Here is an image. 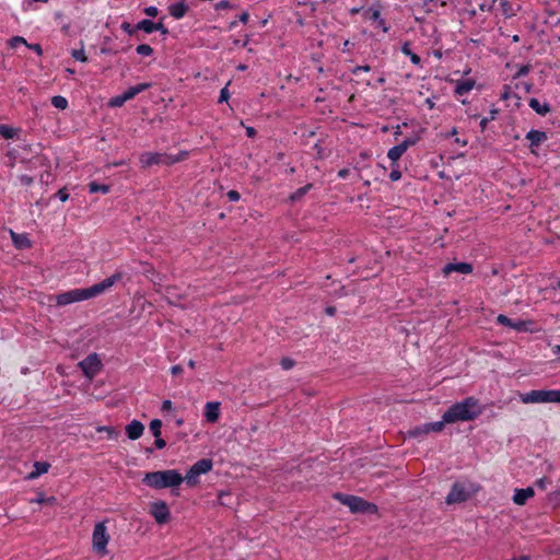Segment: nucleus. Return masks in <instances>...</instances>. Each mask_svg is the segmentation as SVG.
<instances>
[{
  "label": "nucleus",
  "mask_w": 560,
  "mask_h": 560,
  "mask_svg": "<svg viewBox=\"0 0 560 560\" xmlns=\"http://www.w3.org/2000/svg\"><path fill=\"white\" fill-rule=\"evenodd\" d=\"M482 412L483 407L479 399L470 396L463 399L462 401L453 404L444 412V421H448L451 423L459 421H472L477 419Z\"/></svg>",
  "instance_id": "nucleus-1"
},
{
  "label": "nucleus",
  "mask_w": 560,
  "mask_h": 560,
  "mask_svg": "<svg viewBox=\"0 0 560 560\" xmlns=\"http://www.w3.org/2000/svg\"><path fill=\"white\" fill-rule=\"evenodd\" d=\"M121 279H122V273L115 272L110 277L104 279L103 281H101L90 288L73 289V290L67 291V294L69 295V299L72 303L90 300V299H93L95 296L103 294L104 292L109 290L113 285H115Z\"/></svg>",
  "instance_id": "nucleus-2"
},
{
  "label": "nucleus",
  "mask_w": 560,
  "mask_h": 560,
  "mask_svg": "<svg viewBox=\"0 0 560 560\" xmlns=\"http://www.w3.org/2000/svg\"><path fill=\"white\" fill-rule=\"evenodd\" d=\"M184 477L175 469L145 472L142 482L153 489L178 487Z\"/></svg>",
  "instance_id": "nucleus-3"
},
{
  "label": "nucleus",
  "mask_w": 560,
  "mask_h": 560,
  "mask_svg": "<svg viewBox=\"0 0 560 560\" xmlns=\"http://www.w3.org/2000/svg\"><path fill=\"white\" fill-rule=\"evenodd\" d=\"M523 404L560 402V389H534L520 394Z\"/></svg>",
  "instance_id": "nucleus-4"
},
{
  "label": "nucleus",
  "mask_w": 560,
  "mask_h": 560,
  "mask_svg": "<svg viewBox=\"0 0 560 560\" xmlns=\"http://www.w3.org/2000/svg\"><path fill=\"white\" fill-rule=\"evenodd\" d=\"M187 152L185 151L178 153L177 155H170L158 152H144L140 155V163L142 167H150L155 164L172 165L185 160Z\"/></svg>",
  "instance_id": "nucleus-5"
},
{
  "label": "nucleus",
  "mask_w": 560,
  "mask_h": 560,
  "mask_svg": "<svg viewBox=\"0 0 560 560\" xmlns=\"http://www.w3.org/2000/svg\"><path fill=\"white\" fill-rule=\"evenodd\" d=\"M335 498L340 501L343 505H347L353 513H375L377 506L363 500L360 497L336 493Z\"/></svg>",
  "instance_id": "nucleus-6"
},
{
  "label": "nucleus",
  "mask_w": 560,
  "mask_h": 560,
  "mask_svg": "<svg viewBox=\"0 0 560 560\" xmlns=\"http://www.w3.org/2000/svg\"><path fill=\"white\" fill-rule=\"evenodd\" d=\"M110 536L107 532L105 522L96 523L92 534V546L93 550L98 556H105L108 553L107 545Z\"/></svg>",
  "instance_id": "nucleus-7"
},
{
  "label": "nucleus",
  "mask_w": 560,
  "mask_h": 560,
  "mask_svg": "<svg viewBox=\"0 0 560 560\" xmlns=\"http://www.w3.org/2000/svg\"><path fill=\"white\" fill-rule=\"evenodd\" d=\"M212 466L213 464L211 459H199L190 467V469L184 477V480H186L188 485L195 486L198 482L199 476L210 471L212 469Z\"/></svg>",
  "instance_id": "nucleus-8"
},
{
  "label": "nucleus",
  "mask_w": 560,
  "mask_h": 560,
  "mask_svg": "<svg viewBox=\"0 0 560 560\" xmlns=\"http://www.w3.org/2000/svg\"><path fill=\"white\" fill-rule=\"evenodd\" d=\"M79 366L86 377L92 380L101 370V360L96 353L88 355L79 362Z\"/></svg>",
  "instance_id": "nucleus-9"
},
{
  "label": "nucleus",
  "mask_w": 560,
  "mask_h": 560,
  "mask_svg": "<svg viewBox=\"0 0 560 560\" xmlns=\"http://www.w3.org/2000/svg\"><path fill=\"white\" fill-rule=\"evenodd\" d=\"M469 498V493L466 488L460 482L453 483L448 494L446 495L445 502L447 504L462 503L467 501Z\"/></svg>",
  "instance_id": "nucleus-10"
},
{
  "label": "nucleus",
  "mask_w": 560,
  "mask_h": 560,
  "mask_svg": "<svg viewBox=\"0 0 560 560\" xmlns=\"http://www.w3.org/2000/svg\"><path fill=\"white\" fill-rule=\"evenodd\" d=\"M150 513L158 524H165L170 520V510L164 501H155L150 504Z\"/></svg>",
  "instance_id": "nucleus-11"
},
{
  "label": "nucleus",
  "mask_w": 560,
  "mask_h": 560,
  "mask_svg": "<svg viewBox=\"0 0 560 560\" xmlns=\"http://www.w3.org/2000/svg\"><path fill=\"white\" fill-rule=\"evenodd\" d=\"M497 323L510 327L516 331H526L528 330L529 325H532V322H525V320H512L506 315L500 314L497 317Z\"/></svg>",
  "instance_id": "nucleus-12"
},
{
  "label": "nucleus",
  "mask_w": 560,
  "mask_h": 560,
  "mask_svg": "<svg viewBox=\"0 0 560 560\" xmlns=\"http://www.w3.org/2000/svg\"><path fill=\"white\" fill-rule=\"evenodd\" d=\"M472 265L469 262H450L443 267V275L450 276L452 272L469 275L472 272Z\"/></svg>",
  "instance_id": "nucleus-13"
},
{
  "label": "nucleus",
  "mask_w": 560,
  "mask_h": 560,
  "mask_svg": "<svg viewBox=\"0 0 560 560\" xmlns=\"http://www.w3.org/2000/svg\"><path fill=\"white\" fill-rule=\"evenodd\" d=\"M526 139L529 141L530 151L534 152V148L545 142L548 139V137L545 131L532 129L527 132Z\"/></svg>",
  "instance_id": "nucleus-14"
},
{
  "label": "nucleus",
  "mask_w": 560,
  "mask_h": 560,
  "mask_svg": "<svg viewBox=\"0 0 560 560\" xmlns=\"http://www.w3.org/2000/svg\"><path fill=\"white\" fill-rule=\"evenodd\" d=\"M535 495V490L532 487L515 489L513 502L516 505H524L526 501Z\"/></svg>",
  "instance_id": "nucleus-15"
},
{
  "label": "nucleus",
  "mask_w": 560,
  "mask_h": 560,
  "mask_svg": "<svg viewBox=\"0 0 560 560\" xmlns=\"http://www.w3.org/2000/svg\"><path fill=\"white\" fill-rule=\"evenodd\" d=\"M143 431L144 425L138 420H132L126 425V434L130 440H138Z\"/></svg>",
  "instance_id": "nucleus-16"
},
{
  "label": "nucleus",
  "mask_w": 560,
  "mask_h": 560,
  "mask_svg": "<svg viewBox=\"0 0 560 560\" xmlns=\"http://www.w3.org/2000/svg\"><path fill=\"white\" fill-rule=\"evenodd\" d=\"M220 415V404L215 401H210L206 404L205 407V417L206 419L213 423L219 419Z\"/></svg>",
  "instance_id": "nucleus-17"
},
{
  "label": "nucleus",
  "mask_w": 560,
  "mask_h": 560,
  "mask_svg": "<svg viewBox=\"0 0 560 560\" xmlns=\"http://www.w3.org/2000/svg\"><path fill=\"white\" fill-rule=\"evenodd\" d=\"M188 11V5L184 1H178L168 7V13L176 20L185 16Z\"/></svg>",
  "instance_id": "nucleus-18"
},
{
  "label": "nucleus",
  "mask_w": 560,
  "mask_h": 560,
  "mask_svg": "<svg viewBox=\"0 0 560 560\" xmlns=\"http://www.w3.org/2000/svg\"><path fill=\"white\" fill-rule=\"evenodd\" d=\"M50 465L47 462H35L33 464V470L27 475L28 480H34L46 474L49 469Z\"/></svg>",
  "instance_id": "nucleus-19"
},
{
  "label": "nucleus",
  "mask_w": 560,
  "mask_h": 560,
  "mask_svg": "<svg viewBox=\"0 0 560 560\" xmlns=\"http://www.w3.org/2000/svg\"><path fill=\"white\" fill-rule=\"evenodd\" d=\"M151 86V83H140L135 86H130L127 89L124 94L127 100H132L135 96H137L139 93L148 90Z\"/></svg>",
  "instance_id": "nucleus-20"
},
{
  "label": "nucleus",
  "mask_w": 560,
  "mask_h": 560,
  "mask_svg": "<svg viewBox=\"0 0 560 560\" xmlns=\"http://www.w3.org/2000/svg\"><path fill=\"white\" fill-rule=\"evenodd\" d=\"M406 152L405 144H397L388 150L387 156L393 163H397V161Z\"/></svg>",
  "instance_id": "nucleus-21"
},
{
  "label": "nucleus",
  "mask_w": 560,
  "mask_h": 560,
  "mask_svg": "<svg viewBox=\"0 0 560 560\" xmlns=\"http://www.w3.org/2000/svg\"><path fill=\"white\" fill-rule=\"evenodd\" d=\"M528 105L532 109L541 116H545L550 110V107L547 103L541 104L537 98H530Z\"/></svg>",
  "instance_id": "nucleus-22"
},
{
  "label": "nucleus",
  "mask_w": 560,
  "mask_h": 560,
  "mask_svg": "<svg viewBox=\"0 0 560 560\" xmlns=\"http://www.w3.org/2000/svg\"><path fill=\"white\" fill-rule=\"evenodd\" d=\"M474 85H475V82L472 80L459 81L456 84L455 93L457 95H464V94L470 92L472 90Z\"/></svg>",
  "instance_id": "nucleus-23"
},
{
  "label": "nucleus",
  "mask_w": 560,
  "mask_h": 560,
  "mask_svg": "<svg viewBox=\"0 0 560 560\" xmlns=\"http://www.w3.org/2000/svg\"><path fill=\"white\" fill-rule=\"evenodd\" d=\"M11 235L13 243L16 245V247L28 248L31 246V242L25 234H16L11 232Z\"/></svg>",
  "instance_id": "nucleus-24"
},
{
  "label": "nucleus",
  "mask_w": 560,
  "mask_h": 560,
  "mask_svg": "<svg viewBox=\"0 0 560 560\" xmlns=\"http://www.w3.org/2000/svg\"><path fill=\"white\" fill-rule=\"evenodd\" d=\"M428 423H423L421 425L415 427L413 429L408 431V436L410 438H420L422 435L429 434L430 430H427Z\"/></svg>",
  "instance_id": "nucleus-25"
},
{
  "label": "nucleus",
  "mask_w": 560,
  "mask_h": 560,
  "mask_svg": "<svg viewBox=\"0 0 560 560\" xmlns=\"http://www.w3.org/2000/svg\"><path fill=\"white\" fill-rule=\"evenodd\" d=\"M109 186L108 185H104V184H98L96 182H91L89 184V191L91 194H96V192H101L103 195L109 192Z\"/></svg>",
  "instance_id": "nucleus-26"
},
{
  "label": "nucleus",
  "mask_w": 560,
  "mask_h": 560,
  "mask_svg": "<svg viewBox=\"0 0 560 560\" xmlns=\"http://www.w3.org/2000/svg\"><path fill=\"white\" fill-rule=\"evenodd\" d=\"M57 499L55 497H46L43 492H39L36 498L32 499L31 503H38V504H55Z\"/></svg>",
  "instance_id": "nucleus-27"
},
{
  "label": "nucleus",
  "mask_w": 560,
  "mask_h": 560,
  "mask_svg": "<svg viewBox=\"0 0 560 560\" xmlns=\"http://www.w3.org/2000/svg\"><path fill=\"white\" fill-rule=\"evenodd\" d=\"M401 52L408 56L413 65H420L421 58L411 51L409 43L402 45Z\"/></svg>",
  "instance_id": "nucleus-28"
},
{
  "label": "nucleus",
  "mask_w": 560,
  "mask_h": 560,
  "mask_svg": "<svg viewBox=\"0 0 560 560\" xmlns=\"http://www.w3.org/2000/svg\"><path fill=\"white\" fill-rule=\"evenodd\" d=\"M137 28L150 34L155 31V23L151 20H142L137 24Z\"/></svg>",
  "instance_id": "nucleus-29"
},
{
  "label": "nucleus",
  "mask_w": 560,
  "mask_h": 560,
  "mask_svg": "<svg viewBox=\"0 0 560 560\" xmlns=\"http://www.w3.org/2000/svg\"><path fill=\"white\" fill-rule=\"evenodd\" d=\"M96 431L107 433L108 439H112V440H115L119 436V431H117L113 427H106V425L97 427Z\"/></svg>",
  "instance_id": "nucleus-30"
},
{
  "label": "nucleus",
  "mask_w": 560,
  "mask_h": 560,
  "mask_svg": "<svg viewBox=\"0 0 560 560\" xmlns=\"http://www.w3.org/2000/svg\"><path fill=\"white\" fill-rule=\"evenodd\" d=\"M446 423H450V422L444 421V415H443L441 421L429 422L427 430H430V432H441L444 429Z\"/></svg>",
  "instance_id": "nucleus-31"
},
{
  "label": "nucleus",
  "mask_w": 560,
  "mask_h": 560,
  "mask_svg": "<svg viewBox=\"0 0 560 560\" xmlns=\"http://www.w3.org/2000/svg\"><path fill=\"white\" fill-rule=\"evenodd\" d=\"M51 104L58 109H66L68 107V101L61 95H56L51 98Z\"/></svg>",
  "instance_id": "nucleus-32"
},
{
  "label": "nucleus",
  "mask_w": 560,
  "mask_h": 560,
  "mask_svg": "<svg viewBox=\"0 0 560 560\" xmlns=\"http://www.w3.org/2000/svg\"><path fill=\"white\" fill-rule=\"evenodd\" d=\"M0 135L4 139H12L16 135V129H14L8 125H0Z\"/></svg>",
  "instance_id": "nucleus-33"
},
{
  "label": "nucleus",
  "mask_w": 560,
  "mask_h": 560,
  "mask_svg": "<svg viewBox=\"0 0 560 560\" xmlns=\"http://www.w3.org/2000/svg\"><path fill=\"white\" fill-rule=\"evenodd\" d=\"M312 187H313L312 184H307V185L299 188L296 191H294L291 195V200L295 201V200L301 199L305 194H307L311 190Z\"/></svg>",
  "instance_id": "nucleus-34"
},
{
  "label": "nucleus",
  "mask_w": 560,
  "mask_h": 560,
  "mask_svg": "<svg viewBox=\"0 0 560 560\" xmlns=\"http://www.w3.org/2000/svg\"><path fill=\"white\" fill-rule=\"evenodd\" d=\"M150 431L152 432L153 436L154 438H159L161 436V428H162V421L159 420V419H153L151 422H150Z\"/></svg>",
  "instance_id": "nucleus-35"
},
{
  "label": "nucleus",
  "mask_w": 560,
  "mask_h": 560,
  "mask_svg": "<svg viewBox=\"0 0 560 560\" xmlns=\"http://www.w3.org/2000/svg\"><path fill=\"white\" fill-rule=\"evenodd\" d=\"M127 101V97H125V94L122 93L120 95L112 97L108 102V105L110 107H121Z\"/></svg>",
  "instance_id": "nucleus-36"
},
{
  "label": "nucleus",
  "mask_w": 560,
  "mask_h": 560,
  "mask_svg": "<svg viewBox=\"0 0 560 560\" xmlns=\"http://www.w3.org/2000/svg\"><path fill=\"white\" fill-rule=\"evenodd\" d=\"M71 56L78 61H81V62L88 61V57L85 56L83 46L80 49H73L71 51Z\"/></svg>",
  "instance_id": "nucleus-37"
},
{
  "label": "nucleus",
  "mask_w": 560,
  "mask_h": 560,
  "mask_svg": "<svg viewBox=\"0 0 560 560\" xmlns=\"http://www.w3.org/2000/svg\"><path fill=\"white\" fill-rule=\"evenodd\" d=\"M72 302L70 301L69 295L67 294V292H63V293H60V294L56 295V304L58 306H66V305H69Z\"/></svg>",
  "instance_id": "nucleus-38"
},
{
  "label": "nucleus",
  "mask_w": 560,
  "mask_h": 560,
  "mask_svg": "<svg viewBox=\"0 0 560 560\" xmlns=\"http://www.w3.org/2000/svg\"><path fill=\"white\" fill-rule=\"evenodd\" d=\"M136 50H137V54H139L141 56H151L153 54L152 47L147 44H141V45L137 46Z\"/></svg>",
  "instance_id": "nucleus-39"
},
{
  "label": "nucleus",
  "mask_w": 560,
  "mask_h": 560,
  "mask_svg": "<svg viewBox=\"0 0 560 560\" xmlns=\"http://www.w3.org/2000/svg\"><path fill=\"white\" fill-rule=\"evenodd\" d=\"M21 44H22V45H25V46L27 47V44H28V43H27V42L25 40V38H24V37H22V36H14V37H12V38L9 40V45H10V47H12V48H15L18 45H21Z\"/></svg>",
  "instance_id": "nucleus-40"
},
{
  "label": "nucleus",
  "mask_w": 560,
  "mask_h": 560,
  "mask_svg": "<svg viewBox=\"0 0 560 560\" xmlns=\"http://www.w3.org/2000/svg\"><path fill=\"white\" fill-rule=\"evenodd\" d=\"M280 365L283 370L288 371V370H291L295 365V362L291 358H282L280 361Z\"/></svg>",
  "instance_id": "nucleus-41"
},
{
  "label": "nucleus",
  "mask_w": 560,
  "mask_h": 560,
  "mask_svg": "<svg viewBox=\"0 0 560 560\" xmlns=\"http://www.w3.org/2000/svg\"><path fill=\"white\" fill-rule=\"evenodd\" d=\"M497 113H498V110H497V109H492V110H491V117H490V118H489V117H483V118L480 120V128H481V130H482V131L486 129V127H487L488 122H489L490 120H492V119H494V118H495V114H497Z\"/></svg>",
  "instance_id": "nucleus-42"
},
{
  "label": "nucleus",
  "mask_w": 560,
  "mask_h": 560,
  "mask_svg": "<svg viewBox=\"0 0 560 560\" xmlns=\"http://www.w3.org/2000/svg\"><path fill=\"white\" fill-rule=\"evenodd\" d=\"M401 178V172L398 168H393L389 173V179L397 182Z\"/></svg>",
  "instance_id": "nucleus-43"
},
{
  "label": "nucleus",
  "mask_w": 560,
  "mask_h": 560,
  "mask_svg": "<svg viewBox=\"0 0 560 560\" xmlns=\"http://www.w3.org/2000/svg\"><path fill=\"white\" fill-rule=\"evenodd\" d=\"M229 97H230V93H229L228 86H225L220 91L219 103L226 102L229 100Z\"/></svg>",
  "instance_id": "nucleus-44"
},
{
  "label": "nucleus",
  "mask_w": 560,
  "mask_h": 560,
  "mask_svg": "<svg viewBox=\"0 0 560 560\" xmlns=\"http://www.w3.org/2000/svg\"><path fill=\"white\" fill-rule=\"evenodd\" d=\"M56 196L59 198L60 201L65 202L69 199V194L65 188L59 189L56 194Z\"/></svg>",
  "instance_id": "nucleus-45"
},
{
  "label": "nucleus",
  "mask_w": 560,
  "mask_h": 560,
  "mask_svg": "<svg viewBox=\"0 0 560 560\" xmlns=\"http://www.w3.org/2000/svg\"><path fill=\"white\" fill-rule=\"evenodd\" d=\"M230 8H231V3L228 0H221L215 4L217 10H225V9H230Z\"/></svg>",
  "instance_id": "nucleus-46"
},
{
  "label": "nucleus",
  "mask_w": 560,
  "mask_h": 560,
  "mask_svg": "<svg viewBox=\"0 0 560 560\" xmlns=\"http://www.w3.org/2000/svg\"><path fill=\"white\" fill-rule=\"evenodd\" d=\"M228 198H229L230 201H238L241 196H240L238 191L230 190L228 192Z\"/></svg>",
  "instance_id": "nucleus-47"
},
{
  "label": "nucleus",
  "mask_w": 560,
  "mask_h": 560,
  "mask_svg": "<svg viewBox=\"0 0 560 560\" xmlns=\"http://www.w3.org/2000/svg\"><path fill=\"white\" fill-rule=\"evenodd\" d=\"M371 70V67L370 66H357L353 68L352 70V73L353 74H359L360 71H364V72H369Z\"/></svg>",
  "instance_id": "nucleus-48"
},
{
  "label": "nucleus",
  "mask_w": 560,
  "mask_h": 560,
  "mask_svg": "<svg viewBox=\"0 0 560 560\" xmlns=\"http://www.w3.org/2000/svg\"><path fill=\"white\" fill-rule=\"evenodd\" d=\"M20 182L22 185L30 186L33 183V178L28 175H21Z\"/></svg>",
  "instance_id": "nucleus-49"
},
{
  "label": "nucleus",
  "mask_w": 560,
  "mask_h": 560,
  "mask_svg": "<svg viewBox=\"0 0 560 560\" xmlns=\"http://www.w3.org/2000/svg\"><path fill=\"white\" fill-rule=\"evenodd\" d=\"M27 47L32 50H34L38 56L43 55V49L39 44H27Z\"/></svg>",
  "instance_id": "nucleus-50"
},
{
  "label": "nucleus",
  "mask_w": 560,
  "mask_h": 560,
  "mask_svg": "<svg viewBox=\"0 0 560 560\" xmlns=\"http://www.w3.org/2000/svg\"><path fill=\"white\" fill-rule=\"evenodd\" d=\"M417 141H418L417 138H407L400 144H405L406 150H407L409 147L415 145L417 143Z\"/></svg>",
  "instance_id": "nucleus-51"
},
{
  "label": "nucleus",
  "mask_w": 560,
  "mask_h": 560,
  "mask_svg": "<svg viewBox=\"0 0 560 560\" xmlns=\"http://www.w3.org/2000/svg\"><path fill=\"white\" fill-rule=\"evenodd\" d=\"M154 445L156 446V448L162 450L165 447L166 442L161 436H159V438H155Z\"/></svg>",
  "instance_id": "nucleus-52"
},
{
  "label": "nucleus",
  "mask_w": 560,
  "mask_h": 560,
  "mask_svg": "<svg viewBox=\"0 0 560 560\" xmlns=\"http://www.w3.org/2000/svg\"><path fill=\"white\" fill-rule=\"evenodd\" d=\"M144 13L149 16H155L158 14V9L155 7H148L145 8Z\"/></svg>",
  "instance_id": "nucleus-53"
},
{
  "label": "nucleus",
  "mask_w": 560,
  "mask_h": 560,
  "mask_svg": "<svg viewBox=\"0 0 560 560\" xmlns=\"http://www.w3.org/2000/svg\"><path fill=\"white\" fill-rule=\"evenodd\" d=\"M172 408H173V404H172L171 400H164L162 402V410L163 411H170V410H172Z\"/></svg>",
  "instance_id": "nucleus-54"
},
{
  "label": "nucleus",
  "mask_w": 560,
  "mask_h": 560,
  "mask_svg": "<svg viewBox=\"0 0 560 560\" xmlns=\"http://www.w3.org/2000/svg\"><path fill=\"white\" fill-rule=\"evenodd\" d=\"M171 373H172L173 375H179L180 373H183V368H182V365H173V366L171 368Z\"/></svg>",
  "instance_id": "nucleus-55"
},
{
  "label": "nucleus",
  "mask_w": 560,
  "mask_h": 560,
  "mask_svg": "<svg viewBox=\"0 0 560 560\" xmlns=\"http://www.w3.org/2000/svg\"><path fill=\"white\" fill-rule=\"evenodd\" d=\"M529 71V66H522L520 68V70L517 71L516 75L517 77H522V75H526Z\"/></svg>",
  "instance_id": "nucleus-56"
},
{
  "label": "nucleus",
  "mask_w": 560,
  "mask_h": 560,
  "mask_svg": "<svg viewBox=\"0 0 560 560\" xmlns=\"http://www.w3.org/2000/svg\"><path fill=\"white\" fill-rule=\"evenodd\" d=\"M155 31H160L162 34H167L168 33L167 28L161 22L155 23Z\"/></svg>",
  "instance_id": "nucleus-57"
},
{
  "label": "nucleus",
  "mask_w": 560,
  "mask_h": 560,
  "mask_svg": "<svg viewBox=\"0 0 560 560\" xmlns=\"http://www.w3.org/2000/svg\"><path fill=\"white\" fill-rule=\"evenodd\" d=\"M536 485L540 488V489H545L546 488V485H547V479L546 478H540L536 481Z\"/></svg>",
  "instance_id": "nucleus-58"
},
{
  "label": "nucleus",
  "mask_w": 560,
  "mask_h": 560,
  "mask_svg": "<svg viewBox=\"0 0 560 560\" xmlns=\"http://www.w3.org/2000/svg\"><path fill=\"white\" fill-rule=\"evenodd\" d=\"M348 175H349V170L348 168H341L338 172V177L339 178H346Z\"/></svg>",
  "instance_id": "nucleus-59"
},
{
  "label": "nucleus",
  "mask_w": 560,
  "mask_h": 560,
  "mask_svg": "<svg viewBox=\"0 0 560 560\" xmlns=\"http://www.w3.org/2000/svg\"><path fill=\"white\" fill-rule=\"evenodd\" d=\"M246 135H247L248 137H254V136L256 135V130H255V128H253V127H247V128H246Z\"/></svg>",
  "instance_id": "nucleus-60"
},
{
  "label": "nucleus",
  "mask_w": 560,
  "mask_h": 560,
  "mask_svg": "<svg viewBox=\"0 0 560 560\" xmlns=\"http://www.w3.org/2000/svg\"><path fill=\"white\" fill-rule=\"evenodd\" d=\"M325 312L327 315L332 316L336 313V308L334 306H328L326 307Z\"/></svg>",
  "instance_id": "nucleus-61"
},
{
  "label": "nucleus",
  "mask_w": 560,
  "mask_h": 560,
  "mask_svg": "<svg viewBox=\"0 0 560 560\" xmlns=\"http://www.w3.org/2000/svg\"><path fill=\"white\" fill-rule=\"evenodd\" d=\"M248 18H249L248 13L244 12V13H242V14L240 15V21H241L242 23H246V22L248 21Z\"/></svg>",
  "instance_id": "nucleus-62"
},
{
  "label": "nucleus",
  "mask_w": 560,
  "mask_h": 560,
  "mask_svg": "<svg viewBox=\"0 0 560 560\" xmlns=\"http://www.w3.org/2000/svg\"><path fill=\"white\" fill-rule=\"evenodd\" d=\"M425 104L428 105V107L430 109L434 108V105H435L434 102L431 98H427L425 100Z\"/></svg>",
  "instance_id": "nucleus-63"
},
{
  "label": "nucleus",
  "mask_w": 560,
  "mask_h": 560,
  "mask_svg": "<svg viewBox=\"0 0 560 560\" xmlns=\"http://www.w3.org/2000/svg\"><path fill=\"white\" fill-rule=\"evenodd\" d=\"M380 26L382 27V30L384 32H387L388 31V27L385 25V22L383 20L380 21Z\"/></svg>",
  "instance_id": "nucleus-64"
}]
</instances>
